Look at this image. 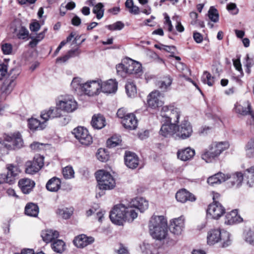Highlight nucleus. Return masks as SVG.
<instances>
[{
    "label": "nucleus",
    "instance_id": "1",
    "mask_svg": "<svg viewBox=\"0 0 254 254\" xmlns=\"http://www.w3.org/2000/svg\"><path fill=\"white\" fill-rule=\"evenodd\" d=\"M137 217V213L128 203L115 205L110 212L111 221L118 225H123L125 221L132 222Z\"/></svg>",
    "mask_w": 254,
    "mask_h": 254
},
{
    "label": "nucleus",
    "instance_id": "2",
    "mask_svg": "<svg viewBox=\"0 0 254 254\" xmlns=\"http://www.w3.org/2000/svg\"><path fill=\"white\" fill-rule=\"evenodd\" d=\"M149 228L154 239L162 240L168 235L167 220L164 216H152L149 221Z\"/></svg>",
    "mask_w": 254,
    "mask_h": 254
},
{
    "label": "nucleus",
    "instance_id": "3",
    "mask_svg": "<svg viewBox=\"0 0 254 254\" xmlns=\"http://www.w3.org/2000/svg\"><path fill=\"white\" fill-rule=\"evenodd\" d=\"M116 69L119 75L125 77L127 74H139L142 72V66L139 63L127 58L116 65Z\"/></svg>",
    "mask_w": 254,
    "mask_h": 254
},
{
    "label": "nucleus",
    "instance_id": "4",
    "mask_svg": "<svg viewBox=\"0 0 254 254\" xmlns=\"http://www.w3.org/2000/svg\"><path fill=\"white\" fill-rule=\"evenodd\" d=\"M228 147L227 142H214L202 152L201 157L206 163L212 162Z\"/></svg>",
    "mask_w": 254,
    "mask_h": 254
},
{
    "label": "nucleus",
    "instance_id": "5",
    "mask_svg": "<svg viewBox=\"0 0 254 254\" xmlns=\"http://www.w3.org/2000/svg\"><path fill=\"white\" fill-rule=\"evenodd\" d=\"M230 234L226 231L219 229H214L209 231L207 233V242L209 245H213L219 242L222 243V247H226L230 245Z\"/></svg>",
    "mask_w": 254,
    "mask_h": 254
},
{
    "label": "nucleus",
    "instance_id": "6",
    "mask_svg": "<svg viewBox=\"0 0 254 254\" xmlns=\"http://www.w3.org/2000/svg\"><path fill=\"white\" fill-rule=\"evenodd\" d=\"M160 115L162 118V122L176 125L179 122L181 111L178 108L174 105L164 106L162 108Z\"/></svg>",
    "mask_w": 254,
    "mask_h": 254
},
{
    "label": "nucleus",
    "instance_id": "7",
    "mask_svg": "<svg viewBox=\"0 0 254 254\" xmlns=\"http://www.w3.org/2000/svg\"><path fill=\"white\" fill-rule=\"evenodd\" d=\"M96 178L100 190H111L115 187V180L108 172L99 170L96 173Z\"/></svg>",
    "mask_w": 254,
    "mask_h": 254
},
{
    "label": "nucleus",
    "instance_id": "8",
    "mask_svg": "<svg viewBox=\"0 0 254 254\" xmlns=\"http://www.w3.org/2000/svg\"><path fill=\"white\" fill-rule=\"evenodd\" d=\"M75 138L79 142L84 146L91 144L93 141L92 137L89 134L88 130L82 127H78L72 131Z\"/></svg>",
    "mask_w": 254,
    "mask_h": 254
},
{
    "label": "nucleus",
    "instance_id": "9",
    "mask_svg": "<svg viewBox=\"0 0 254 254\" xmlns=\"http://www.w3.org/2000/svg\"><path fill=\"white\" fill-rule=\"evenodd\" d=\"M56 105L60 107L62 111L72 113L77 108V103L72 96L67 95L63 97L56 103Z\"/></svg>",
    "mask_w": 254,
    "mask_h": 254
},
{
    "label": "nucleus",
    "instance_id": "10",
    "mask_svg": "<svg viewBox=\"0 0 254 254\" xmlns=\"http://www.w3.org/2000/svg\"><path fill=\"white\" fill-rule=\"evenodd\" d=\"M44 165V157L40 155L34 156L32 161H28L25 163V173L33 175L38 172Z\"/></svg>",
    "mask_w": 254,
    "mask_h": 254
},
{
    "label": "nucleus",
    "instance_id": "11",
    "mask_svg": "<svg viewBox=\"0 0 254 254\" xmlns=\"http://www.w3.org/2000/svg\"><path fill=\"white\" fill-rule=\"evenodd\" d=\"M192 133V127L189 122L183 121L179 126H176L175 134L180 139H185L189 138Z\"/></svg>",
    "mask_w": 254,
    "mask_h": 254
},
{
    "label": "nucleus",
    "instance_id": "12",
    "mask_svg": "<svg viewBox=\"0 0 254 254\" xmlns=\"http://www.w3.org/2000/svg\"><path fill=\"white\" fill-rule=\"evenodd\" d=\"M62 116V111L59 106L51 107L41 112L40 117L47 123L50 120L60 118Z\"/></svg>",
    "mask_w": 254,
    "mask_h": 254
},
{
    "label": "nucleus",
    "instance_id": "13",
    "mask_svg": "<svg viewBox=\"0 0 254 254\" xmlns=\"http://www.w3.org/2000/svg\"><path fill=\"white\" fill-rule=\"evenodd\" d=\"M185 220L184 216L171 220L169 226L171 233L175 235H181L185 228Z\"/></svg>",
    "mask_w": 254,
    "mask_h": 254
},
{
    "label": "nucleus",
    "instance_id": "14",
    "mask_svg": "<svg viewBox=\"0 0 254 254\" xmlns=\"http://www.w3.org/2000/svg\"><path fill=\"white\" fill-rule=\"evenodd\" d=\"M225 212L224 207L218 201H214L210 204L207 209V215L212 218L217 219Z\"/></svg>",
    "mask_w": 254,
    "mask_h": 254
},
{
    "label": "nucleus",
    "instance_id": "15",
    "mask_svg": "<svg viewBox=\"0 0 254 254\" xmlns=\"http://www.w3.org/2000/svg\"><path fill=\"white\" fill-rule=\"evenodd\" d=\"M100 88V79L91 80L84 83L83 92L90 96H94L98 94Z\"/></svg>",
    "mask_w": 254,
    "mask_h": 254
},
{
    "label": "nucleus",
    "instance_id": "16",
    "mask_svg": "<svg viewBox=\"0 0 254 254\" xmlns=\"http://www.w3.org/2000/svg\"><path fill=\"white\" fill-rule=\"evenodd\" d=\"M9 150H16L23 146V140L20 133H18L12 136H6L4 139Z\"/></svg>",
    "mask_w": 254,
    "mask_h": 254
},
{
    "label": "nucleus",
    "instance_id": "17",
    "mask_svg": "<svg viewBox=\"0 0 254 254\" xmlns=\"http://www.w3.org/2000/svg\"><path fill=\"white\" fill-rule=\"evenodd\" d=\"M234 110L236 113L242 116L250 115L253 112L249 101L237 102L235 105Z\"/></svg>",
    "mask_w": 254,
    "mask_h": 254
},
{
    "label": "nucleus",
    "instance_id": "18",
    "mask_svg": "<svg viewBox=\"0 0 254 254\" xmlns=\"http://www.w3.org/2000/svg\"><path fill=\"white\" fill-rule=\"evenodd\" d=\"M147 103L149 107L155 109L163 105V101L161 94L159 91L152 92L148 97Z\"/></svg>",
    "mask_w": 254,
    "mask_h": 254
},
{
    "label": "nucleus",
    "instance_id": "19",
    "mask_svg": "<svg viewBox=\"0 0 254 254\" xmlns=\"http://www.w3.org/2000/svg\"><path fill=\"white\" fill-rule=\"evenodd\" d=\"M126 165L129 168H136L139 164V158L135 153L130 151H126L124 156Z\"/></svg>",
    "mask_w": 254,
    "mask_h": 254
},
{
    "label": "nucleus",
    "instance_id": "20",
    "mask_svg": "<svg viewBox=\"0 0 254 254\" xmlns=\"http://www.w3.org/2000/svg\"><path fill=\"white\" fill-rule=\"evenodd\" d=\"M128 203L133 209H137L141 212H144L148 207V201L143 197H135L132 199Z\"/></svg>",
    "mask_w": 254,
    "mask_h": 254
},
{
    "label": "nucleus",
    "instance_id": "21",
    "mask_svg": "<svg viewBox=\"0 0 254 254\" xmlns=\"http://www.w3.org/2000/svg\"><path fill=\"white\" fill-rule=\"evenodd\" d=\"M100 90L104 93H115L118 89L117 82L115 80L112 79H110L104 82H102L100 79Z\"/></svg>",
    "mask_w": 254,
    "mask_h": 254
},
{
    "label": "nucleus",
    "instance_id": "22",
    "mask_svg": "<svg viewBox=\"0 0 254 254\" xmlns=\"http://www.w3.org/2000/svg\"><path fill=\"white\" fill-rule=\"evenodd\" d=\"M94 241V239L93 237H87L85 235L81 234L74 238L73 243L76 247L83 248L91 244Z\"/></svg>",
    "mask_w": 254,
    "mask_h": 254
},
{
    "label": "nucleus",
    "instance_id": "23",
    "mask_svg": "<svg viewBox=\"0 0 254 254\" xmlns=\"http://www.w3.org/2000/svg\"><path fill=\"white\" fill-rule=\"evenodd\" d=\"M243 221V218L238 214V210L235 209L227 213L225 216V223L227 225H234Z\"/></svg>",
    "mask_w": 254,
    "mask_h": 254
},
{
    "label": "nucleus",
    "instance_id": "24",
    "mask_svg": "<svg viewBox=\"0 0 254 254\" xmlns=\"http://www.w3.org/2000/svg\"><path fill=\"white\" fill-rule=\"evenodd\" d=\"M15 82L6 79L0 87V98L5 99L6 97L10 94L15 86Z\"/></svg>",
    "mask_w": 254,
    "mask_h": 254
},
{
    "label": "nucleus",
    "instance_id": "25",
    "mask_svg": "<svg viewBox=\"0 0 254 254\" xmlns=\"http://www.w3.org/2000/svg\"><path fill=\"white\" fill-rule=\"evenodd\" d=\"M123 126L127 129H134L137 127V120L134 114H128L125 119L122 121Z\"/></svg>",
    "mask_w": 254,
    "mask_h": 254
},
{
    "label": "nucleus",
    "instance_id": "26",
    "mask_svg": "<svg viewBox=\"0 0 254 254\" xmlns=\"http://www.w3.org/2000/svg\"><path fill=\"white\" fill-rule=\"evenodd\" d=\"M18 186L21 191L25 194L29 193L35 186V183L31 179L24 178L18 182Z\"/></svg>",
    "mask_w": 254,
    "mask_h": 254
},
{
    "label": "nucleus",
    "instance_id": "27",
    "mask_svg": "<svg viewBox=\"0 0 254 254\" xmlns=\"http://www.w3.org/2000/svg\"><path fill=\"white\" fill-rule=\"evenodd\" d=\"M28 126L31 130H41L46 127L47 123L44 120L41 122L36 118H31L28 120Z\"/></svg>",
    "mask_w": 254,
    "mask_h": 254
},
{
    "label": "nucleus",
    "instance_id": "28",
    "mask_svg": "<svg viewBox=\"0 0 254 254\" xmlns=\"http://www.w3.org/2000/svg\"><path fill=\"white\" fill-rule=\"evenodd\" d=\"M176 199L182 203L188 200L193 201L195 200L194 195L187 191L185 189L178 191L176 194Z\"/></svg>",
    "mask_w": 254,
    "mask_h": 254
},
{
    "label": "nucleus",
    "instance_id": "29",
    "mask_svg": "<svg viewBox=\"0 0 254 254\" xmlns=\"http://www.w3.org/2000/svg\"><path fill=\"white\" fill-rule=\"evenodd\" d=\"M164 124L162 126L160 130V133L165 137H168L171 135H174L176 130V125L173 123L167 124L164 122Z\"/></svg>",
    "mask_w": 254,
    "mask_h": 254
},
{
    "label": "nucleus",
    "instance_id": "30",
    "mask_svg": "<svg viewBox=\"0 0 254 254\" xmlns=\"http://www.w3.org/2000/svg\"><path fill=\"white\" fill-rule=\"evenodd\" d=\"M6 168L7 170V173L5 174V176L13 180L12 183L8 184L10 185L13 184L15 182V177L20 172L19 166L13 164H8L6 165Z\"/></svg>",
    "mask_w": 254,
    "mask_h": 254
},
{
    "label": "nucleus",
    "instance_id": "31",
    "mask_svg": "<svg viewBox=\"0 0 254 254\" xmlns=\"http://www.w3.org/2000/svg\"><path fill=\"white\" fill-rule=\"evenodd\" d=\"M229 177L228 176H226V174L219 172L209 177L207 179V182L209 185L214 186V185L220 184L228 180Z\"/></svg>",
    "mask_w": 254,
    "mask_h": 254
},
{
    "label": "nucleus",
    "instance_id": "32",
    "mask_svg": "<svg viewBox=\"0 0 254 254\" xmlns=\"http://www.w3.org/2000/svg\"><path fill=\"white\" fill-rule=\"evenodd\" d=\"M91 124L94 128L101 129L106 125L105 118L100 114L94 115L92 117Z\"/></svg>",
    "mask_w": 254,
    "mask_h": 254
},
{
    "label": "nucleus",
    "instance_id": "33",
    "mask_svg": "<svg viewBox=\"0 0 254 254\" xmlns=\"http://www.w3.org/2000/svg\"><path fill=\"white\" fill-rule=\"evenodd\" d=\"M59 236V232L53 229H47L43 231L41 233V237L44 242L48 243L51 242Z\"/></svg>",
    "mask_w": 254,
    "mask_h": 254
},
{
    "label": "nucleus",
    "instance_id": "34",
    "mask_svg": "<svg viewBox=\"0 0 254 254\" xmlns=\"http://www.w3.org/2000/svg\"><path fill=\"white\" fill-rule=\"evenodd\" d=\"M194 155V150L190 147H187L184 149L179 150L177 152L178 158L184 161L190 160Z\"/></svg>",
    "mask_w": 254,
    "mask_h": 254
},
{
    "label": "nucleus",
    "instance_id": "35",
    "mask_svg": "<svg viewBox=\"0 0 254 254\" xmlns=\"http://www.w3.org/2000/svg\"><path fill=\"white\" fill-rule=\"evenodd\" d=\"M61 185V180L57 177H54L48 181L46 187L50 191L57 192L60 189Z\"/></svg>",
    "mask_w": 254,
    "mask_h": 254
},
{
    "label": "nucleus",
    "instance_id": "36",
    "mask_svg": "<svg viewBox=\"0 0 254 254\" xmlns=\"http://www.w3.org/2000/svg\"><path fill=\"white\" fill-rule=\"evenodd\" d=\"M176 67L179 71L182 72V74L181 75V76L191 82L199 91H200V89L196 83H195L191 79L188 77V76L190 74V71L185 64L181 62H179L176 65Z\"/></svg>",
    "mask_w": 254,
    "mask_h": 254
},
{
    "label": "nucleus",
    "instance_id": "37",
    "mask_svg": "<svg viewBox=\"0 0 254 254\" xmlns=\"http://www.w3.org/2000/svg\"><path fill=\"white\" fill-rule=\"evenodd\" d=\"M226 176H228L229 177L228 179H230L229 183H231V186H236V187H239L242 184L243 180V175L241 172H236V173L229 175L226 174Z\"/></svg>",
    "mask_w": 254,
    "mask_h": 254
},
{
    "label": "nucleus",
    "instance_id": "38",
    "mask_svg": "<svg viewBox=\"0 0 254 254\" xmlns=\"http://www.w3.org/2000/svg\"><path fill=\"white\" fill-rule=\"evenodd\" d=\"M39 209L38 206L34 203H28L25 207V213L26 215L36 217L39 213Z\"/></svg>",
    "mask_w": 254,
    "mask_h": 254
},
{
    "label": "nucleus",
    "instance_id": "39",
    "mask_svg": "<svg viewBox=\"0 0 254 254\" xmlns=\"http://www.w3.org/2000/svg\"><path fill=\"white\" fill-rule=\"evenodd\" d=\"M243 175L247 185L252 187L254 185V166L246 169Z\"/></svg>",
    "mask_w": 254,
    "mask_h": 254
},
{
    "label": "nucleus",
    "instance_id": "40",
    "mask_svg": "<svg viewBox=\"0 0 254 254\" xmlns=\"http://www.w3.org/2000/svg\"><path fill=\"white\" fill-rule=\"evenodd\" d=\"M83 84L81 79L77 77L73 79L71 83V86L72 89L77 94H80L83 91Z\"/></svg>",
    "mask_w": 254,
    "mask_h": 254
},
{
    "label": "nucleus",
    "instance_id": "41",
    "mask_svg": "<svg viewBox=\"0 0 254 254\" xmlns=\"http://www.w3.org/2000/svg\"><path fill=\"white\" fill-rule=\"evenodd\" d=\"M172 80L170 76H166L158 81L157 85L163 91H167L172 84Z\"/></svg>",
    "mask_w": 254,
    "mask_h": 254
},
{
    "label": "nucleus",
    "instance_id": "42",
    "mask_svg": "<svg viewBox=\"0 0 254 254\" xmlns=\"http://www.w3.org/2000/svg\"><path fill=\"white\" fill-rule=\"evenodd\" d=\"M126 90L128 97H134L137 93L136 87L131 80H128L126 85Z\"/></svg>",
    "mask_w": 254,
    "mask_h": 254
},
{
    "label": "nucleus",
    "instance_id": "43",
    "mask_svg": "<svg viewBox=\"0 0 254 254\" xmlns=\"http://www.w3.org/2000/svg\"><path fill=\"white\" fill-rule=\"evenodd\" d=\"M246 155L248 158L254 157V139H250L245 147Z\"/></svg>",
    "mask_w": 254,
    "mask_h": 254
},
{
    "label": "nucleus",
    "instance_id": "44",
    "mask_svg": "<svg viewBox=\"0 0 254 254\" xmlns=\"http://www.w3.org/2000/svg\"><path fill=\"white\" fill-rule=\"evenodd\" d=\"M56 213L60 217L66 219L70 217L72 210L66 207H62L58 208Z\"/></svg>",
    "mask_w": 254,
    "mask_h": 254
},
{
    "label": "nucleus",
    "instance_id": "45",
    "mask_svg": "<svg viewBox=\"0 0 254 254\" xmlns=\"http://www.w3.org/2000/svg\"><path fill=\"white\" fill-rule=\"evenodd\" d=\"M93 12L96 14L97 19H101L103 17L104 13L103 4L101 2H99L95 5L93 9Z\"/></svg>",
    "mask_w": 254,
    "mask_h": 254
},
{
    "label": "nucleus",
    "instance_id": "46",
    "mask_svg": "<svg viewBox=\"0 0 254 254\" xmlns=\"http://www.w3.org/2000/svg\"><path fill=\"white\" fill-rule=\"evenodd\" d=\"M65 244L61 240H57L52 244V249L58 253H62L64 250Z\"/></svg>",
    "mask_w": 254,
    "mask_h": 254
},
{
    "label": "nucleus",
    "instance_id": "47",
    "mask_svg": "<svg viewBox=\"0 0 254 254\" xmlns=\"http://www.w3.org/2000/svg\"><path fill=\"white\" fill-rule=\"evenodd\" d=\"M201 81L203 83L211 86L214 84V78L208 72L204 71L201 77Z\"/></svg>",
    "mask_w": 254,
    "mask_h": 254
},
{
    "label": "nucleus",
    "instance_id": "48",
    "mask_svg": "<svg viewBox=\"0 0 254 254\" xmlns=\"http://www.w3.org/2000/svg\"><path fill=\"white\" fill-rule=\"evenodd\" d=\"M96 157L97 159L102 161V162H106L108 160L109 156L108 152L106 151L105 149L100 148L98 149V152L96 154Z\"/></svg>",
    "mask_w": 254,
    "mask_h": 254
},
{
    "label": "nucleus",
    "instance_id": "49",
    "mask_svg": "<svg viewBox=\"0 0 254 254\" xmlns=\"http://www.w3.org/2000/svg\"><path fill=\"white\" fill-rule=\"evenodd\" d=\"M63 175L66 179H70L74 178V172L72 167L66 166L63 169Z\"/></svg>",
    "mask_w": 254,
    "mask_h": 254
},
{
    "label": "nucleus",
    "instance_id": "50",
    "mask_svg": "<svg viewBox=\"0 0 254 254\" xmlns=\"http://www.w3.org/2000/svg\"><path fill=\"white\" fill-rule=\"evenodd\" d=\"M208 17L214 22H217L219 20V14L217 10L213 6H211L208 11Z\"/></svg>",
    "mask_w": 254,
    "mask_h": 254
},
{
    "label": "nucleus",
    "instance_id": "51",
    "mask_svg": "<svg viewBox=\"0 0 254 254\" xmlns=\"http://www.w3.org/2000/svg\"><path fill=\"white\" fill-rule=\"evenodd\" d=\"M20 74L19 69L18 68H13L10 70L8 73V77L7 80L15 82V79L17 78Z\"/></svg>",
    "mask_w": 254,
    "mask_h": 254
},
{
    "label": "nucleus",
    "instance_id": "52",
    "mask_svg": "<svg viewBox=\"0 0 254 254\" xmlns=\"http://www.w3.org/2000/svg\"><path fill=\"white\" fill-rule=\"evenodd\" d=\"M29 35L28 30L24 27L22 26L18 30L17 33V37L19 39H25Z\"/></svg>",
    "mask_w": 254,
    "mask_h": 254
},
{
    "label": "nucleus",
    "instance_id": "53",
    "mask_svg": "<svg viewBox=\"0 0 254 254\" xmlns=\"http://www.w3.org/2000/svg\"><path fill=\"white\" fill-rule=\"evenodd\" d=\"M124 24L121 21H117L107 26L110 30H120L124 27Z\"/></svg>",
    "mask_w": 254,
    "mask_h": 254
},
{
    "label": "nucleus",
    "instance_id": "54",
    "mask_svg": "<svg viewBox=\"0 0 254 254\" xmlns=\"http://www.w3.org/2000/svg\"><path fill=\"white\" fill-rule=\"evenodd\" d=\"M121 140L120 138H117L114 137H112L107 140L108 146L110 148L114 147L121 143Z\"/></svg>",
    "mask_w": 254,
    "mask_h": 254
},
{
    "label": "nucleus",
    "instance_id": "55",
    "mask_svg": "<svg viewBox=\"0 0 254 254\" xmlns=\"http://www.w3.org/2000/svg\"><path fill=\"white\" fill-rule=\"evenodd\" d=\"M9 150L5 140L3 141H0V156L7 154Z\"/></svg>",
    "mask_w": 254,
    "mask_h": 254
},
{
    "label": "nucleus",
    "instance_id": "56",
    "mask_svg": "<svg viewBox=\"0 0 254 254\" xmlns=\"http://www.w3.org/2000/svg\"><path fill=\"white\" fill-rule=\"evenodd\" d=\"M7 73V65L5 64H0V80H2Z\"/></svg>",
    "mask_w": 254,
    "mask_h": 254
},
{
    "label": "nucleus",
    "instance_id": "57",
    "mask_svg": "<svg viewBox=\"0 0 254 254\" xmlns=\"http://www.w3.org/2000/svg\"><path fill=\"white\" fill-rule=\"evenodd\" d=\"M1 50L5 55H9L11 54L12 47V45L10 44L5 43L1 46Z\"/></svg>",
    "mask_w": 254,
    "mask_h": 254
},
{
    "label": "nucleus",
    "instance_id": "58",
    "mask_svg": "<svg viewBox=\"0 0 254 254\" xmlns=\"http://www.w3.org/2000/svg\"><path fill=\"white\" fill-rule=\"evenodd\" d=\"M45 144L38 142H34L31 144L30 147L32 150L39 151L44 148Z\"/></svg>",
    "mask_w": 254,
    "mask_h": 254
},
{
    "label": "nucleus",
    "instance_id": "59",
    "mask_svg": "<svg viewBox=\"0 0 254 254\" xmlns=\"http://www.w3.org/2000/svg\"><path fill=\"white\" fill-rule=\"evenodd\" d=\"M245 60V66L246 67H252L254 65V59L250 57L248 54L246 55Z\"/></svg>",
    "mask_w": 254,
    "mask_h": 254
},
{
    "label": "nucleus",
    "instance_id": "60",
    "mask_svg": "<svg viewBox=\"0 0 254 254\" xmlns=\"http://www.w3.org/2000/svg\"><path fill=\"white\" fill-rule=\"evenodd\" d=\"M60 119L59 122L61 126H65L67 125L69 121H70V117L68 115H63L62 114V116L60 118H59Z\"/></svg>",
    "mask_w": 254,
    "mask_h": 254
},
{
    "label": "nucleus",
    "instance_id": "61",
    "mask_svg": "<svg viewBox=\"0 0 254 254\" xmlns=\"http://www.w3.org/2000/svg\"><path fill=\"white\" fill-rule=\"evenodd\" d=\"M128 114V113H127L126 109L122 108L118 110L117 115L119 118L122 119L123 120L124 119L126 118V116H127Z\"/></svg>",
    "mask_w": 254,
    "mask_h": 254
},
{
    "label": "nucleus",
    "instance_id": "62",
    "mask_svg": "<svg viewBox=\"0 0 254 254\" xmlns=\"http://www.w3.org/2000/svg\"><path fill=\"white\" fill-rule=\"evenodd\" d=\"M233 64L236 69L240 72L241 74L243 75V71L242 68V65L239 59L233 60Z\"/></svg>",
    "mask_w": 254,
    "mask_h": 254
},
{
    "label": "nucleus",
    "instance_id": "63",
    "mask_svg": "<svg viewBox=\"0 0 254 254\" xmlns=\"http://www.w3.org/2000/svg\"><path fill=\"white\" fill-rule=\"evenodd\" d=\"M13 180L6 177L5 174H0V184L3 183H11Z\"/></svg>",
    "mask_w": 254,
    "mask_h": 254
},
{
    "label": "nucleus",
    "instance_id": "64",
    "mask_svg": "<svg viewBox=\"0 0 254 254\" xmlns=\"http://www.w3.org/2000/svg\"><path fill=\"white\" fill-rule=\"evenodd\" d=\"M81 52L78 48H76L74 50H69L67 53V55L70 57H74L78 56L80 54Z\"/></svg>",
    "mask_w": 254,
    "mask_h": 254
}]
</instances>
